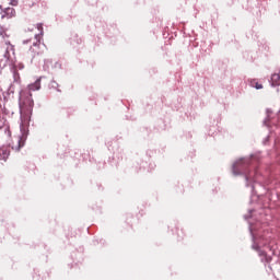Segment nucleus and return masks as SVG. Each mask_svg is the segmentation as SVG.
<instances>
[{
    "mask_svg": "<svg viewBox=\"0 0 280 280\" xmlns=\"http://www.w3.org/2000/svg\"><path fill=\"white\" fill-rule=\"evenodd\" d=\"M32 113H34V98H32V92H22L20 95V128L22 137L13 140L11 144L12 150L15 152H21V148L25 145V137H27L30 121H32Z\"/></svg>",
    "mask_w": 280,
    "mask_h": 280,
    "instance_id": "nucleus-1",
    "label": "nucleus"
},
{
    "mask_svg": "<svg viewBox=\"0 0 280 280\" xmlns=\"http://www.w3.org/2000/svg\"><path fill=\"white\" fill-rule=\"evenodd\" d=\"M250 161L249 160H238L234 165H233V174L237 176L238 174H242L244 170H246L247 165H249Z\"/></svg>",
    "mask_w": 280,
    "mask_h": 280,
    "instance_id": "nucleus-2",
    "label": "nucleus"
},
{
    "mask_svg": "<svg viewBox=\"0 0 280 280\" xmlns=\"http://www.w3.org/2000/svg\"><path fill=\"white\" fill-rule=\"evenodd\" d=\"M36 28L38 30V34L35 35V38H36V43H34V47H38V45H40V39L43 38V34H44V31H43V24L38 23L36 25Z\"/></svg>",
    "mask_w": 280,
    "mask_h": 280,
    "instance_id": "nucleus-3",
    "label": "nucleus"
},
{
    "mask_svg": "<svg viewBox=\"0 0 280 280\" xmlns=\"http://www.w3.org/2000/svg\"><path fill=\"white\" fill-rule=\"evenodd\" d=\"M10 158V149L8 147L0 148V160L8 161Z\"/></svg>",
    "mask_w": 280,
    "mask_h": 280,
    "instance_id": "nucleus-4",
    "label": "nucleus"
},
{
    "mask_svg": "<svg viewBox=\"0 0 280 280\" xmlns=\"http://www.w3.org/2000/svg\"><path fill=\"white\" fill-rule=\"evenodd\" d=\"M271 82L273 85L279 86L280 84V75L275 73L271 75Z\"/></svg>",
    "mask_w": 280,
    "mask_h": 280,
    "instance_id": "nucleus-5",
    "label": "nucleus"
},
{
    "mask_svg": "<svg viewBox=\"0 0 280 280\" xmlns=\"http://www.w3.org/2000/svg\"><path fill=\"white\" fill-rule=\"evenodd\" d=\"M40 90V80L35 81L34 84L30 85V91H38Z\"/></svg>",
    "mask_w": 280,
    "mask_h": 280,
    "instance_id": "nucleus-6",
    "label": "nucleus"
},
{
    "mask_svg": "<svg viewBox=\"0 0 280 280\" xmlns=\"http://www.w3.org/2000/svg\"><path fill=\"white\" fill-rule=\"evenodd\" d=\"M7 14H11V16H16V10L9 8L7 9Z\"/></svg>",
    "mask_w": 280,
    "mask_h": 280,
    "instance_id": "nucleus-7",
    "label": "nucleus"
},
{
    "mask_svg": "<svg viewBox=\"0 0 280 280\" xmlns=\"http://www.w3.org/2000/svg\"><path fill=\"white\" fill-rule=\"evenodd\" d=\"M31 51H34L33 58H35L36 56H40V51L35 50L34 48H31Z\"/></svg>",
    "mask_w": 280,
    "mask_h": 280,
    "instance_id": "nucleus-8",
    "label": "nucleus"
},
{
    "mask_svg": "<svg viewBox=\"0 0 280 280\" xmlns=\"http://www.w3.org/2000/svg\"><path fill=\"white\" fill-rule=\"evenodd\" d=\"M255 89L259 90V89H264V85H261L259 82L255 83Z\"/></svg>",
    "mask_w": 280,
    "mask_h": 280,
    "instance_id": "nucleus-9",
    "label": "nucleus"
},
{
    "mask_svg": "<svg viewBox=\"0 0 280 280\" xmlns=\"http://www.w3.org/2000/svg\"><path fill=\"white\" fill-rule=\"evenodd\" d=\"M10 4L16 7L19 5V0H11Z\"/></svg>",
    "mask_w": 280,
    "mask_h": 280,
    "instance_id": "nucleus-10",
    "label": "nucleus"
},
{
    "mask_svg": "<svg viewBox=\"0 0 280 280\" xmlns=\"http://www.w3.org/2000/svg\"><path fill=\"white\" fill-rule=\"evenodd\" d=\"M51 86L56 89V86H58V83L56 81H51Z\"/></svg>",
    "mask_w": 280,
    "mask_h": 280,
    "instance_id": "nucleus-11",
    "label": "nucleus"
},
{
    "mask_svg": "<svg viewBox=\"0 0 280 280\" xmlns=\"http://www.w3.org/2000/svg\"><path fill=\"white\" fill-rule=\"evenodd\" d=\"M246 180H253V176H250V174H246Z\"/></svg>",
    "mask_w": 280,
    "mask_h": 280,
    "instance_id": "nucleus-12",
    "label": "nucleus"
},
{
    "mask_svg": "<svg viewBox=\"0 0 280 280\" xmlns=\"http://www.w3.org/2000/svg\"><path fill=\"white\" fill-rule=\"evenodd\" d=\"M259 256H260V257H266V252H260V253H259Z\"/></svg>",
    "mask_w": 280,
    "mask_h": 280,
    "instance_id": "nucleus-13",
    "label": "nucleus"
}]
</instances>
